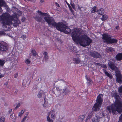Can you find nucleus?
I'll return each mask as SVG.
<instances>
[{
  "mask_svg": "<svg viewBox=\"0 0 122 122\" xmlns=\"http://www.w3.org/2000/svg\"><path fill=\"white\" fill-rule=\"evenodd\" d=\"M38 14H36L34 16V19L39 22L43 23L44 22L43 19V16H45L44 19L49 26L51 27H56L57 30L59 31L63 32L66 29V26L62 22L57 23L55 22L54 18L47 16L48 14L41 12L39 10L37 12Z\"/></svg>",
  "mask_w": 122,
  "mask_h": 122,
  "instance_id": "1",
  "label": "nucleus"
},
{
  "mask_svg": "<svg viewBox=\"0 0 122 122\" xmlns=\"http://www.w3.org/2000/svg\"><path fill=\"white\" fill-rule=\"evenodd\" d=\"M82 33L79 29L75 28L73 30L71 36L74 42L77 44L79 43L81 46L85 47L89 45L92 41L89 39L86 40L85 36Z\"/></svg>",
  "mask_w": 122,
  "mask_h": 122,
  "instance_id": "2",
  "label": "nucleus"
},
{
  "mask_svg": "<svg viewBox=\"0 0 122 122\" xmlns=\"http://www.w3.org/2000/svg\"><path fill=\"white\" fill-rule=\"evenodd\" d=\"M111 95L112 97L115 98L116 101L114 104L107 107V109L109 113H112L113 115H116V111L120 114L122 112V103L118 99L119 96L117 92L114 91L112 92Z\"/></svg>",
  "mask_w": 122,
  "mask_h": 122,
  "instance_id": "3",
  "label": "nucleus"
},
{
  "mask_svg": "<svg viewBox=\"0 0 122 122\" xmlns=\"http://www.w3.org/2000/svg\"><path fill=\"white\" fill-rule=\"evenodd\" d=\"M3 15V17L1 21L4 27H6L7 25L10 26L12 24L13 26L16 27L20 23V20L17 18L15 17L14 15L9 16V14L7 13H5Z\"/></svg>",
  "mask_w": 122,
  "mask_h": 122,
  "instance_id": "4",
  "label": "nucleus"
},
{
  "mask_svg": "<svg viewBox=\"0 0 122 122\" xmlns=\"http://www.w3.org/2000/svg\"><path fill=\"white\" fill-rule=\"evenodd\" d=\"M102 95L101 94H100L97 97L96 100V103L94 104L92 108L93 111L97 112L100 110V107L103 101V99L102 97Z\"/></svg>",
  "mask_w": 122,
  "mask_h": 122,
  "instance_id": "5",
  "label": "nucleus"
},
{
  "mask_svg": "<svg viewBox=\"0 0 122 122\" xmlns=\"http://www.w3.org/2000/svg\"><path fill=\"white\" fill-rule=\"evenodd\" d=\"M102 39L104 42L108 44H116L117 40L116 39L111 38V36L107 34H103L102 35Z\"/></svg>",
  "mask_w": 122,
  "mask_h": 122,
  "instance_id": "6",
  "label": "nucleus"
},
{
  "mask_svg": "<svg viewBox=\"0 0 122 122\" xmlns=\"http://www.w3.org/2000/svg\"><path fill=\"white\" fill-rule=\"evenodd\" d=\"M89 55L91 56L96 58H100L101 56L99 53L95 51H90L89 53Z\"/></svg>",
  "mask_w": 122,
  "mask_h": 122,
  "instance_id": "7",
  "label": "nucleus"
},
{
  "mask_svg": "<svg viewBox=\"0 0 122 122\" xmlns=\"http://www.w3.org/2000/svg\"><path fill=\"white\" fill-rule=\"evenodd\" d=\"M8 49V46L7 44L0 43V51L1 52L6 51Z\"/></svg>",
  "mask_w": 122,
  "mask_h": 122,
  "instance_id": "8",
  "label": "nucleus"
},
{
  "mask_svg": "<svg viewBox=\"0 0 122 122\" xmlns=\"http://www.w3.org/2000/svg\"><path fill=\"white\" fill-rule=\"evenodd\" d=\"M62 90L60 89L59 88H56V90L55 92L53 91H52V93L55 94L56 97H58L61 95V94L63 92H61Z\"/></svg>",
  "mask_w": 122,
  "mask_h": 122,
  "instance_id": "9",
  "label": "nucleus"
},
{
  "mask_svg": "<svg viewBox=\"0 0 122 122\" xmlns=\"http://www.w3.org/2000/svg\"><path fill=\"white\" fill-rule=\"evenodd\" d=\"M108 66L112 70H114L117 68L112 62L110 61L108 63Z\"/></svg>",
  "mask_w": 122,
  "mask_h": 122,
  "instance_id": "10",
  "label": "nucleus"
},
{
  "mask_svg": "<svg viewBox=\"0 0 122 122\" xmlns=\"http://www.w3.org/2000/svg\"><path fill=\"white\" fill-rule=\"evenodd\" d=\"M117 77L116 81L119 83L121 84L122 83V76L121 75L119 74H116Z\"/></svg>",
  "mask_w": 122,
  "mask_h": 122,
  "instance_id": "11",
  "label": "nucleus"
},
{
  "mask_svg": "<svg viewBox=\"0 0 122 122\" xmlns=\"http://www.w3.org/2000/svg\"><path fill=\"white\" fill-rule=\"evenodd\" d=\"M4 6V7H7L8 6L5 4V2L3 0H0V14L1 13L2 10L1 7Z\"/></svg>",
  "mask_w": 122,
  "mask_h": 122,
  "instance_id": "12",
  "label": "nucleus"
},
{
  "mask_svg": "<svg viewBox=\"0 0 122 122\" xmlns=\"http://www.w3.org/2000/svg\"><path fill=\"white\" fill-rule=\"evenodd\" d=\"M115 58L117 61H120L122 60V56L120 53H118L116 55Z\"/></svg>",
  "mask_w": 122,
  "mask_h": 122,
  "instance_id": "13",
  "label": "nucleus"
},
{
  "mask_svg": "<svg viewBox=\"0 0 122 122\" xmlns=\"http://www.w3.org/2000/svg\"><path fill=\"white\" fill-rule=\"evenodd\" d=\"M73 60L74 61V63L75 64L79 63L81 62L80 59L78 57L73 58Z\"/></svg>",
  "mask_w": 122,
  "mask_h": 122,
  "instance_id": "14",
  "label": "nucleus"
},
{
  "mask_svg": "<svg viewBox=\"0 0 122 122\" xmlns=\"http://www.w3.org/2000/svg\"><path fill=\"white\" fill-rule=\"evenodd\" d=\"M65 29H66L63 32L67 34H69L70 33L71 30L68 27L66 26Z\"/></svg>",
  "mask_w": 122,
  "mask_h": 122,
  "instance_id": "15",
  "label": "nucleus"
},
{
  "mask_svg": "<svg viewBox=\"0 0 122 122\" xmlns=\"http://www.w3.org/2000/svg\"><path fill=\"white\" fill-rule=\"evenodd\" d=\"M50 113H51V117L52 119H54L56 118L55 113L54 111L52 110L50 112Z\"/></svg>",
  "mask_w": 122,
  "mask_h": 122,
  "instance_id": "16",
  "label": "nucleus"
},
{
  "mask_svg": "<svg viewBox=\"0 0 122 122\" xmlns=\"http://www.w3.org/2000/svg\"><path fill=\"white\" fill-rule=\"evenodd\" d=\"M100 118L99 117L96 116L92 119V122H98L99 121Z\"/></svg>",
  "mask_w": 122,
  "mask_h": 122,
  "instance_id": "17",
  "label": "nucleus"
},
{
  "mask_svg": "<svg viewBox=\"0 0 122 122\" xmlns=\"http://www.w3.org/2000/svg\"><path fill=\"white\" fill-rule=\"evenodd\" d=\"M43 94V92L41 90L39 91L37 95L38 97L40 98L42 97V95Z\"/></svg>",
  "mask_w": 122,
  "mask_h": 122,
  "instance_id": "18",
  "label": "nucleus"
},
{
  "mask_svg": "<svg viewBox=\"0 0 122 122\" xmlns=\"http://www.w3.org/2000/svg\"><path fill=\"white\" fill-rule=\"evenodd\" d=\"M97 11L98 13L101 15H102L103 14L104 12V10L102 8L99 9Z\"/></svg>",
  "mask_w": 122,
  "mask_h": 122,
  "instance_id": "19",
  "label": "nucleus"
},
{
  "mask_svg": "<svg viewBox=\"0 0 122 122\" xmlns=\"http://www.w3.org/2000/svg\"><path fill=\"white\" fill-rule=\"evenodd\" d=\"M118 91L119 95L122 96V86L118 87Z\"/></svg>",
  "mask_w": 122,
  "mask_h": 122,
  "instance_id": "20",
  "label": "nucleus"
},
{
  "mask_svg": "<svg viewBox=\"0 0 122 122\" xmlns=\"http://www.w3.org/2000/svg\"><path fill=\"white\" fill-rule=\"evenodd\" d=\"M85 118L84 115H81L78 118V120L80 122H82Z\"/></svg>",
  "mask_w": 122,
  "mask_h": 122,
  "instance_id": "21",
  "label": "nucleus"
},
{
  "mask_svg": "<svg viewBox=\"0 0 122 122\" xmlns=\"http://www.w3.org/2000/svg\"><path fill=\"white\" fill-rule=\"evenodd\" d=\"M64 92H65V95H67L69 93L70 91L69 89H67L66 88H65L63 89V91H62L63 93Z\"/></svg>",
  "mask_w": 122,
  "mask_h": 122,
  "instance_id": "22",
  "label": "nucleus"
},
{
  "mask_svg": "<svg viewBox=\"0 0 122 122\" xmlns=\"http://www.w3.org/2000/svg\"><path fill=\"white\" fill-rule=\"evenodd\" d=\"M78 9L82 11H84L86 10V8L85 7H80L79 5L78 6Z\"/></svg>",
  "mask_w": 122,
  "mask_h": 122,
  "instance_id": "23",
  "label": "nucleus"
},
{
  "mask_svg": "<svg viewBox=\"0 0 122 122\" xmlns=\"http://www.w3.org/2000/svg\"><path fill=\"white\" fill-rule=\"evenodd\" d=\"M97 7L96 6H94L91 10V12L92 13H94L97 10Z\"/></svg>",
  "mask_w": 122,
  "mask_h": 122,
  "instance_id": "24",
  "label": "nucleus"
},
{
  "mask_svg": "<svg viewBox=\"0 0 122 122\" xmlns=\"http://www.w3.org/2000/svg\"><path fill=\"white\" fill-rule=\"evenodd\" d=\"M108 17V16L106 15H103L101 18L102 21H104L106 20L107 18Z\"/></svg>",
  "mask_w": 122,
  "mask_h": 122,
  "instance_id": "25",
  "label": "nucleus"
},
{
  "mask_svg": "<svg viewBox=\"0 0 122 122\" xmlns=\"http://www.w3.org/2000/svg\"><path fill=\"white\" fill-rule=\"evenodd\" d=\"M31 52L32 54V55L34 56H36L37 54L35 50H31Z\"/></svg>",
  "mask_w": 122,
  "mask_h": 122,
  "instance_id": "26",
  "label": "nucleus"
},
{
  "mask_svg": "<svg viewBox=\"0 0 122 122\" xmlns=\"http://www.w3.org/2000/svg\"><path fill=\"white\" fill-rule=\"evenodd\" d=\"M43 55L44 56L45 60L46 61L48 59L47 53L45 51L43 53Z\"/></svg>",
  "mask_w": 122,
  "mask_h": 122,
  "instance_id": "27",
  "label": "nucleus"
},
{
  "mask_svg": "<svg viewBox=\"0 0 122 122\" xmlns=\"http://www.w3.org/2000/svg\"><path fill=\"white\" fill-rule=\"evenodd\" d=\"M5 62V60L0 59V66H2L4 65Z\"/></svg>",
  "mask_w": 122,
  "mask_h": 122,
  "instance_id": "28",
  "label": "nucleus"
},
{
  "mask_svg": "<svg viewBox=\"0 0 122 122\" xmlns=\"http://www.w3.org/2000/svg\"><path fill=\"white\" fill-rule=\"evenodd\" d=\"M105 74L110 79L112 78V74H111L109 73L108 72H106V73Z\"/></svg>",
  "mask_w": 122,
  "mask_h": 122,
  "instance_id": "29",
  "label": "nucleus"
},
{
  "mask_svg": "<svg viewBox=\"0 0 122 122\" xmlns=\"http://www.w3.org/2000/svg\"><path fill=\"white\" fill-rule=\"evenodd\" d=\"M71 48H70V50H71V51H73L75 53H76V48L75 47H73L72 48H71Z\"/></svg>",
  "mask_w": 122,
  "mask_h": 122,
  "instance_id": "30",
  "label": "nucleus"
},
{
  "mask_svg": "<svg viewBox=\"0 0 122 122\" xmlns=\"http://www.w3.org/2000/svg\"><path fill=\"white\" fill-rule=\"evenodd\" d=\"M66 4L68 5V7L69 8V9H70V11L72 12H73V11L72 10L71 7L70 6V5H69V4H68L66 1Z\"/></svg>",
  "mask_w": 122,
  "mask_h": 122,
  "instance_id": "31",
  "label": "nucleus"
},
{
  "mask_svg": "<svg viewBox=\"0 0 122 122\" xmlns=\"http://www.w3.org/2000/svg\"><path fill=\"white\" fill-rule=\"evenodd\" d=\"M47 120L49 122H53V121L49 117V115H48L47 117Z\"/></svg>",
  "mask_w": 122,
  "mask_h": 122,
  "instance_id": "32",
  "label": "nucleus"
},
{
  "mask_svg": "<svg viewBox=\"0 0 122 122\" xmlns=\"http://www.w3.org/2000/svg\"><path fill=\"white\" fill-rule=\"evenodd\" d=\"M5 120V117H2L0 119V122H4Z\"/></svg>",
  "mask_w": 122,
  "mask_h": 122,
  "instance_id": "33",
  "label": "nucleus"
},
{
  "mask_svg": "<svg viewBox=\"0 0 122 122\" xmlns=\"http://www.w3.org/2000/svg\"><path fill=\"white\" fill-rule=\"evenodd\" d=\"M30 61L28 59H26L25 61V63L27 64H29L30 63Z\"/></svg>",
  "mask_w": 122,
  "mask_h": 122,
  "instance_id": "34",
  "label": "nucleus"
},
{
  "mask_svg": "<svg viewBox=\"0 0 122 122\" xmlns=\"http://www.w3.org/2000/svg\"><path fill=\"white\" fill-rule=\"evenodd\" d=\"M94 64L96 66H102V64L99 63H96L95 62H94Z\"/></svg>",
  "mask_w": 122,
  "mask_h": 122,
  "instance_id": "35",
  "label": "nucleus"
},
{
  "mask_svg": "<svg viewBox=\"0 0 122 122\" xmlns=\"http://www.w3.org/2000/svg\"><path fill=\"white\" fill-rule=\"evenodd\" d=\"M20 106V103H19L17 104L16 107L15 108V109L17 110L18 108Z\"/></svg>",
  "mask_w": 122,
  "mask_h": 122,
  "instance_id": "36",
  "label": "nucleus"
},
{
  "mask_svg": "<svg viewBox=\"0 0 122 122\" xmlns=\"http://www.w3.org/2000/svg\"><path fill=\"white\" fill-rule=\"evenodd\" d=\"M71 5L73 9L75 10V5L74 3H71Z\"/></svg>",
  "mask_w": 122,
  "mask_h": 122,
  "instance_id": "37",
  "label": "nucleus"
},
{
  "mask_svg": "<svg viewBox=\"0 0 122 122\" xmlns=\"http://www.w3.org/2000/svg\"><path fill=\"white\" fill-rule=\"evenodd\" d=\"M14 117H15L14 114L12 113L10 116V118H11V119L12 118H13Z\"/></svg>",
  "mask_w": 122,
  "mask_h": 122,
  "instance_id": "38",
  "label": "nucleus"
},
{
  "mask_svg": "<svg viewBox=\"0 0 122 122\" xmlns=\"http://www.w3.org/2000/svg\"><path fill=\"white\" fill-rule=\"evenodd\" d=\"M5 34L4 31H0V35H5Z\"/></svg>",
  "mask_w": 122,
  "mask_h": 122,
  "instance_id": "39",
  "label": "nucleus"
},
{
  "mask_svg": "<svg viewBox=\"0 0 122 122\" xmlns=\"http://www.w3.org/2000/svg\"><path fill=\"white\" fill-rule=\"evenodd\" d=\"M86 79L87 80V82L88 83L91 82L92 80L90 79H88L87 76H86Z\"/></svg>",
  "mask_w": 122,
  "mask_h": 122,
  "instance_id": "40",
  "label": "nucleus"
},
{
  "mask_svg": "<svg viewBox=\"0 0 122 122\" xmlns=\"http://www.w3.org/2000/svg\"><path fill=\"white\" fill-rule=\"evenodd\" d=\"M15 118L16 117H15L13 118H12L11 120L13 122H15Z\"/></svg>",
  "mask_w": 122,
  "mask_h": 122,
  "instance_id": "41",
  "label": "nucleus"
},
{
  "mask_svg": "<svg viewBox=\"0 0 122 122\" xmlns=\"http://www.w3.org/2000/svg\"><path fill=\"white\" fill-rule=\"evenodd\" d=\"M101 66L103 68H107V67L106 66V65H104V64L102 65V66Z\"/></svg>",
  "mask_w": 122,
  "mask_h": 122,
  "instance_id": "42",
  "label": "nucleus"
},
{
  "mask_svg": "<svg viewBox=\"0 0 122 122\" xmlns=\"http://www.w3.org/2000/svg\"><path fill=\"white\" fill-rule=\"evenodd\" d=\"M28 113L27 112V114H26V115L24 116V117L23 118L25 120L26 119V118L28 116Z\"/></svg>",
  "mask_w": 122,
  "mask_h": 122,
  "instance_id": "43",
  "label": "nucleus"
},
{
  "mask_svg": "<svg viewBox=\"0 0 122 122\" xmlns=\"http://www.w3.org/2000/svg\"><path fill=\"white\" fill-rule=\"evenodd\" d=\"M21 37L23 38L24 39H25L26 37V36L25 35H23L21 36Z\"/></svg>",
  "mask_w": 122,
  "mask_h": 122,
  "instance_id": "44",
  "label": "nucleus"
},
{
  "mask_svg": "<svg viewBox=\"0 0 122 122\" xmlns=\"http://www.w3.org/2000/svg\"><path fill=\"white\" fill-rule=\"evenodd\" d=\"M18 76V73H16L15 74L14 77L15 78H16Z\"/></svg>",
  "mask_w": 122,
  "mask_h": 122,
  "instance_id": "45",
  "label": "nucleus"
},
{
  "mask_svg": "<svg viewBox=\"0 0 122 122\" xmlns=\"http://www.w3.org/2000/svg\"><path fill=\"white\" fill-rule=\"evenodd\" d=\"M118 122H122V118H119Z\"/></svg>",
  "mask_w": 122,
  "mask_h": 122,
  "instance_id": "46",
  "label": "nucleus"
},
{
  "mask_svg": "<svg viewBox=\"0 0 122 122\" xmlns=\"http://www.w3.org/2000/svg\"><path fill=\"white\" fill-rule=\"evenodd\" d=\"M43 107L45 108L47 107V105L46 104H45V103H44V104H43Z\"/></svg>",
  "mask_w": 122,
  "mask_h": 122,
  "instance_id": "47",
  "label": "nucleus"
},
{
  "mask_svg": "<svg viewBox=\"0 0 122 122\" xmlns=\"http://www.w3.org/2000/svg\"><path fill=\"white\" fill-rule=\"evenodd\" d=\"M22 114L20 112L19 113L18 116L20 117L21 116Z\"/></svg>",
  "mask_w": 122,
  "mask_h": 122,
  "instance_id": "48",
  "label": "nucleus"
},
{
  "mask_svg": "<svg viewBox=\"0 0 122 122\" xmlns=\"http://www.w3.org/2000/svg\"><path fill=\"white\" fill-rule=\"evenodd\" d=\"M92 116V115L91 114H90L88 115V117L89 118H90Z\"/></svg>",
  "mask_w": 122,
  "mask_h": 122,
  "instance_id": "49",
  "label": "nucleus"
},
{
  "mask_svg": "<svg viewBox=\"0 0 122 122\" xmlns=\"http://www.w3.org/2000/svg\"><path fill=\"white\" fill-rule=\"evenodd\" d=\"M4 76V75H0V78Z\"/></svg>",
  "mask_w": 122,
  "mask_h": 122,
  "instance_id": "50",
  "label": "nucleus"
},
{
  "mask_svg": "<svg viewBox=\"0 0 122 122\" xmlns=\"http://www.w3.org/2000/svg\"><path fill=\"white\" fill-rule=\"evenodd\" d=\"M119 27L118 26H116L115 27V28L117 30L119 29Z\"/></svg>",
  "mask_w": 122,
  "mask_h": 122,
  "instance_id": "51",
  "label": "nucleus"
},
{
  "mask_svg": "<svg viewBox=\"0 0 122 122\" xmlns=\"http://www.w3.org/2000/svg\"><path fill=\"white\" fill-rule=\"evenodd\" d=\"M24 111H23V110H22L20 112L21 113L23 114L24 113Z\"/></svg>",
  "mask_w": 122,
  "mask_h": 122,
  "instance_id": "52",
  "label": "nucleus"
},
{
  "mask_svg": "<svg viewBox=\"0 0 122 122\" xmlns=\"http://www.w3.org/2000/svg\"><path fill=\"white\" fill-rule=\"evenodd\" d=\"M45 0H40V2L41 3H43L44 1Z\"/></svg>",
  "mask_w": 122,
  "mask_h": 122,
  "instance_id": "53",
  "label": "nucleus"
},
{
  "mask_svg": "<svg viewBox=\"0 0 122 122\" xmlns=\"http://www.w3.org/2000/svg\"><path fill=\"white\" fill-rule=\"evenodd\" d=\"M103 71H104V72L105 74H106V72H107L106 71V70L105 69H104Z\"/></svg>",
  "mask_w": 122,
  "mask_h": 122,
  "instance_id": "54",
  "label": "nucleus"
},
{
  "mask_svg": "<svg viewBox=\"0 0 122 122\" xmlns=\"http://www.w3.org/2000/svg\"><path fill=\"white\" fill-rule=\"evenodd\" d=\"M8 84V82H6L5 83V85H6V86H7V85Z\"/></svg>",
  "mask_w": 122,
  "mask_h": 122,
  "instance_id": "55",
  "label": "nucleus"
},
{
  "mask_svg": "<svg viewBox=\"0 0 122 122\" xmlns=\"http://www.w3.org/2000/svg\"><path fill=\"white\" fill-rule=\"evenodd\" d=\"M12 111V109H10L9 110V112L10 113Z\"/></svg>",
  "mask_w": 122,
  "mask_h": 122,
  "instance_id": "56",
  "label": "nucleus"
},
{
  "mask_svg": "<svg viewBox=\"0 0 122 122\" xmlns=\"http://www.w3.org/2000/svg\"><path fill=\"white\" fill-rule=\"evenodd\" d=\"M119 118H122V113L121 114V115L119 117Z\"/></svg>",
  "mask_w": 122,
  "mask_h": 122,
  "instance_id": "57",
  "label": "nucleus"
},
{
  "mask_svg": "<svg viewBox=\"0 0 122 122\" xmlns=\"http://www.w3.org/2000/svg\"><path fill=\"white\" fill-rule=\"evenodd\" d=\"M25 120L23 119L21 121V122H24Z\"/></svg>",
  "mask_w": 122,
  "mask_h": 122,
  "instance_id": "58",
  "label": "nucleus"
},
{
  "mask_svg": "<svg viewBox=\"0 0 122 122\" xmlns=\"http://www.w3.org/2000/svg\"><path fill=\"white\" fill-rule=\"evenodd\" d=\"M41 78H40V79L39 78L38 79H37V80H36V81H41Z\"/></svg>",
  "mask_w": 122,
  "mask_h": 122,
  "instance_id": "59",
  "label": "nucleus"
},
{
  "mask_svg": "<svg viewBox=\"0 0 122 122\" xmlns=\"http://www.w3.org/2000/svg\"><path fill=\"white\" fill-rule=\"evenodd\" d=\"M5 13H4V14H2V17H0V21L1 22V20L2 19V18L3 17V14H4Z\"/></svg>",
  "mask_w": 122,
  "mask_h": 122,
  "instance_id": "60",
  "label": "nucleus"
},
{
  "mask_svg": "<svg viewBox=\"0 0 122 122\" xmlns=\"http://www.w3.org/2000/svg\"><path fill=\"white\" fill-rule=\"evenodd\" d=\"M102 115L104 117L105 116V115L104 113H102Z\"/></svg>",
  "mask_w": 122,
  "mask_h": 122,
  "instance_id": "61",
  "label": "nucleus"
},
{
  "mask_svg": "<svg viewBox=\"0 0 122 122\" xmlns=\"http://www.w3.org/2000/svg\"><path fill=\"white\" fill-rule=\"evenodd\" d=\"M88 118H87L86 119V121L87 120H88Z\"/></svg>",
  "mask_w": 122,
  "mask_h": 122,
  "instance_id": "62",
  "label": "nucleus"
},
{
  "mask_svg": "<svg viewBox=\"0 0 122 122\" xmlns=\"http://www.w3.org/2000/svg\"><path fill=\"white\" fill-rule=\"evenodd\" d=\"M58 105H59V106H60L61 105V104H58Z\"/></svg>",
  "mask_w": 122,
  "mask_h": 122,
  "instance_id": "63",
  "label": "nucleus"
},
{
  "mask_svg": "<svg viewBox=\"0 0 122 122\" xmlns=\"http://www.w3.org/2000/svg\"><path fill=\"white\" fill-rule=\"evenodd\" d=\"M17 92H16V91H15V93H16Z\"/></svg>",
  "mask_w": 122,
  "mask_h": 122,
  "instance_id": "64",
  "label": "nucleus"
}]
</instances>
